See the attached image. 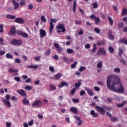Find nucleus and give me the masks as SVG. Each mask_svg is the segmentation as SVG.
Wrapping results in <instances>:
<instances>
[{"instance_id":"1","label":"nucleus","mask_w":127,"mask_h":127,"mask_svg":"<svg viewBox=\"0 0 127 127\" xmlns=\"http://www.w3.org/2000/svg\"><path fill=\"white\" fill-rule=\"evenodd\" d=\"M120 77L116 75L108 76L107 85L110 91L116 92V93H123L125 92V88L120 83Z\"/></svg>"},{"instance_id":"2","label":"nucleus","mask_w":127,"mask_h":127,"mask_svg":"<svg viewBox=\"0 0 127 127\" xmlns=\"http://www.w3.org/2000/svg\"><path fill=\"white\" fill-rule=\"evenodd\" d=\"M10 44H11V45H14V46H20V45L22 44V40L21 39L16 40L14 39L10 42Z\"/></svg>"},{"instance_id":"3","label":"nucleus","mask_w":127,"mask_h":127,"mask_svg":"<svg viewBox=\"0 0 127 127\" xmlns=\"http://www.w3.org/2000/svg\"><path fill=\"white\" fill-rule=\"evenodd\" d=\"M32 106L33 108H41L42 106V102L40 100H37L34 101Z\"/></svg>"},{"instance_id":"4","label":"nucleus","mask_w":127,"mask_h":127,"mask_svg":"<svg viewBox=\"0 0 127 127\" xmlns=\"http://www.w3.org/2000/svg\"><path fill=\"white\" fill-rule=\"evenodd\" d=\"M106 54L107 52L104 48H100L96 53V55H103V56H106Z\"/></svg>"},{"instance_id":"5","label":"nucleus","mask_w":127,"mask_h":127,"mask_svg":"<svg viewBox=\"0 0 127 127\" xmlns=\"http://www.w3.org/2000/svg\"><path fill=\"white\" fill-rule=\"evenodd\" d=\"M17 93H18V94H19L21 97H23L24 98H27V94H26V92H25V90L23 89L17 90Z\"/></svg>"},{"instance_id":"6","label":"nucleus","mask_w":127,"mask_h":127,"mask_svg":"<svg viewBox=\"0 0 127 127\" xmlns=\"http://www.w3.org/2000/svg\"><path fill=\"white\" fill-rule=\"evenodd\" d=\"M96 111L100 114V115H105L106 114V111H105V109L104 108H102V107L96 106Z\"/></svg>"},{"instance_id":"7","label":"nucleus","mask_w":127,"mask_h":127,"mask_svg":"<svg viewBox=\"0 0 127 127\" xmlns=\"http://www.w3.org/2000/svg\"><path fill=\"white\" fill-rule=\"evenodd\" d=\"M54 46L56 48L57 51L59 53H61L63 51V49L60 47V45L58 43H55L54 44Z\"/></svg>"},{"instance_id":"8","label":"nucleus","mask_w":127,"mask_h":127,"mask_svg":"<svg viewBox=\"0 0 127 127\" xmlns=\"http://www.w3.org/2000/svg\"><path fill=\"white\" fill-rule=\"evenodd\" d=\"M16 34L18 35H21V36H22L23 37H24L25 38H27V37H28V34H27V33L23 32L21 31H17Z\"/></svg>"},{"instance_id":"9","label":"nucleus","mask_w":127,"mask_h":127,"mask_svg":"<svg viewBox=\"0 0 127 127\" xmlns=\"http://www.w3.org/2000/svg\"><path fill=\"white\" fill-rule=\"evenodd\" d=\"M56 28L57 29H62V32H65V31H66V29H65L64 24H60L57 25Z\"/></svg>"},{"instance_id":"10","label":"nucleus","mask_w":127,"mask_h":127,"mask_svg":"<svg viewBox=\"0 0 127 127\" xmlns=\"http://www.w3.org/2000/svg\"><path fill=\"white\" fill-rule=\"evenodd\" d=\"M2 102L5 106H7L8 108H11V104H10L9 101L6 100V99L3 98L2 99Z\"/></svg>"},{"instance_id":"11","label":"nucleus","mask_w":127,"mask_h":127,"mask_svg":"<svg viewBox=\"0 0 127 127\" xmlns=\"http://www.w3.org/2000/svg\"><path fill=\"white\" fill-rule=\"evenodd\" d=\"M14 22H16L17 23H19V24H22V23H24V20L21 18H16L14 20Z\"/></svg>"},{"instance_id":"12","label":"nucleus","mask_w":127,"mask_h":127,"mask_svg":"<svg viewBox=\"0 0 127 127\" xmlns=\"http://www.w3.org/2000/svg\"><path fill=\"white\" fill-rule=\"evenodd\" d=\"M40 36L41 38H42V37H45V36H46V31H45V30H44V29H40Z\"/></svg>"},{"instance_id":"13","label":"nucleus","mask_w":127,"mask_h":127,"mask_svg":"<svg viewBox=\"0 0 127 127\" xmlns=\"http://www.w3.org/2000/svg\"><path fill=\"white\" fill-rule=\"evenodd\" d=\"M84 90L86 91L87 94L89 95V96H93L94 95V93L92 89L89 88V87H85Z\"/></svg>"},{"instance_id":"14","label":"nucleus","mask_w":127,"mask_h":127,"mask_svg":"<svg viewBox=\"0 0 127 127\" xmlns=\"http://www.w3.org/2000/svg\"><path fill=\"white\" fill-rule=\"evenodd\" d=\"M81 82H82V80H79L77 83H75L74 84L75 87H74V88H75L76 90H79L81 87Z\"/></svg>"},{"instance_id":"15","label":"nucleus","mask_w":127,"mask_h":127,"mask_svg":"<svg viewBox=\"0 0 127 127\" xmlns=\"http://www.w3.org/2000/svg\"><path fill=\"white\" fill-rule=\"evenodd\" d=\"M16 28L14 26H12L10 31V35H15V33H16V31L15 30Z\"/></svg>"},{"instance_id":"16","label":"nucleus","mask_w":127,"mask_h":127,"mask_svg":"<svg viewBox=\"0 0 127 127\" xmlns=\"http://www.w3.org/2000/svg\"><path fill=\"white\" fill-rule=\"evenodd\" d=\"M12 2L14 5V8L15 9H16L18 8V7H19V4L18 3V2H16L15 0H12Z\"/></svg>"},{"instance_id":"17","label":"nucleus","mask_w":127,"mask_h":127,"mask_svg":"<svg viewBox=\"0 0 127 127\" xmlns=\"http://www.w3.org/2000/svg\"><path fill=\"white\" fill-rule=\"evenodd\" d=\"M90 115L93 117V118H98L99 116V114L98 113H96L95 112V110H91L90 111Z\"/></svg>"},{"instance_id":"18","label":"nucleus","mask_w":127,"mask_h":127,"mask_svg":"<svg viewBox=\"0 0 127 127\" xmlns=\"http://www.w3.org/2000/svg\"><path fill=\"white\" fill-rule=\"evenodd\" d=\"M22 103L25 106H28L29 105V101L26 99V98H24L22 100Z\"/></svg>"},{"instance_id":"19","label":"nucleus","mask_w":127,"mask_h":127,"mask_svg":"<svg viewBox=\"0 0 127 127\" xmlns=\"http://www.w3.org/2000/svg\"><path fill=\"white\" fill-rule=\"evenodd\" d=\"M55 26L53 24V22H50V33H52V31H53V29H54Z\"/></svg>"},{"instance_id":"20","label":"nucleus","mask_w":127,"mask_h":127,"mask_svg":"<svg viewBox=\"0 0 127 127\" xmlns=\"http://www.w3.org/2000/svg\"><path fill=\"white\" fill-rule=\"evenodd\" d=\"M108 37L111 40H114L115 37L113 35L112 30H109Z\"/></svg>"},{"instance_id":"21","label":"nucleus","mask_w":127,"mask_h":127,"mask_svg":"<svg viewBox=\"0 0 127 127\" xmlns=\"http://www.w3.org/2000/svg\"><path fill=\"white\" fill-rule=\"evenodd\" d=\"M26 68H29V69H37V68H38V65L31 64L30 65L27 66Z\"/></svg>"},{"instance_id":"22","label":"nucleus","mask_w":127,"mask_h":127,"mask_svg":"<svg viewBox=\"0 0 127 127\" xmlns=\"http://www.w3.org/2000/svg\"><path fill=\"white\" fill-rule=\"evenodd\" d=\"M69 110H70V112H71L73 114H77V112H78V109L76 107H72L70 108Z\"/></svg>"},{"instance_id":"23","label":"nucleus","mask_w":127,"mask_h":127,"mask_svg":"<svg viewBox=\"0 0 127 127\" xmlns=\"http://www.w3.org/2000/svg\"><path fill=\"white\" fill-rule=\"evenodd\" d=\"M64 86H66L67 87H68L69 85L68 83H67V82L65 81H62L61 82V84L58 86V87L59 88H62V87H64Z\"/></svg>"},{"instance_id":"24","label":"nucleus","mask_w":127,"mask_h":127,"mask_svg":"<svg viewBox=\"0 0 127 127\" xmlns=\"http://www.w3.org/2000/svg\"><path fill=\"white\" fill-rule=\"evenodd\" d=\"M62 77V73L59 72L55 75V80H59Z\"/></svg>"},{"instance_id":"25","label":"nucleus","mask_w":127,"mask_h":127,"mask_svg":"<svg viewBox=\"0 0 127 127\" xmlns=\"http://www.w3.org/2000/svg\"><path fill=\"white\" fill-rule=\"evenodd\" d=\"M97 45L95 43L93 44V49L91 51V53H95L97 51Z\"/></svg>"},{"instance_id":"26","label":"nucleus","mask_w":127,"mask_h":127,"mask_svg":"<svg viewBox=\"0 0 127 127\" xmlns=\"http://www.w3.org/2000/svg\"><path fill=\"white\" fill-rule=\"evenodd\" d=\"M127 103V101H123V103L118 104L117 105V107L118 108H123V107L125 106V105Z\"/></svg>"},{"instance_id":"27","label":"nucleus","mask_w":127,"mask_h":127,"mask_svg":"<svg viewBox=\"0 0 127 127\" xmlns=\"http://www.w3.org/2000/svg\"><path fill=\"white\" fill-rule=\"evenodd\" d=\"M5 57L7 59H13V56L9 53H7L5 55Z\"/></svg>"},{"instance_id":"28","label":"nucleus","mask_w":127,"mask_h":127,"mask_svg":"<svg viewBox=\"0 0 127 127\" xmlns=\"http://www.w3.org/2000/svg\"><path fill=\"white\" fill-rule=\"evenodd\" d=\"M97 45L100 46L101 45H104L105 44V41L101 40L97 41L96 43Z\"/></svg>"},{"instance_id":"29","label":"nucleus","mask_w":127,"mask_h":127,"mask_svg":"<svg viewBox=\"0 0 127 127\" xmlns=\"http://www.w3.org/2000/svg\"><path fill=\"white\" fill-rule=\"evenodd\" d=\"M6 18H8L9 19H15V16L10 15V14H8L6 16Z\"/></svg>"},{"instance_id":"30","label":"nucleus","mask_w":127,"mask_h":127,"mask_svg":"<svg viewBox=\"0 0 127 127\" xmlns=\"http://www.w3.org/2000/svg\"><path fill=\"white\" fill-rule=\"evenodd\" d=\"M77 7V3H76V0H74L73 3V11L75 12L76 11V8Z\"/></svg>"},{"instance_id":"31","label":"nucleus","mask_w":127,"mask_h":127,"mask_svg":"<svg viewBox=\"0 0 127 127\" xmlns=\"http://www.w3.org/2000/svg\"><path fill=\"white\" fill-rule=\"evenodd\" d=\"M109 52L111 53V54H113L114 53V52L115 51V50L114 49V48L113 47L110 46L108 49Z\"/></svg>"},{"instance_id":"32","label":"nucleus","mask_w":127,"mask_h":127,"mask_svg":"<svg viewBox=\"0 0 127 127\" xmlns=\"http://www.w3.org/2000/svg\"><path fill=\"white\" fill-rule=\"evenodd\" d=\"M120 43H124V44H126L127 45V39H122L119 41Z\"/></svg>"},{"instance_id":"33","label":"nucleus","mask_w":127,"mask_h":127,"mask_svg":"<svg viewBox=\"0 0 127 127\" xmlns=\"http://www.w3.org/2000/svg\"><path fill=\"white\" fill-rule=\"evenodd\" d=\"M122 15L123 16L127 15V9L126 8H123L122 12Z\"/></svg>"},{"instance_id":"34","label":"nucleus","mask_w":127,"mask_h":127,"mask_svg":"<svg viewBox=\"0 0 127 127\" xmlns=\"http://www.w3.org/2000/svg\"><path fill=\"white\" fill-rule=\"evenodd\" d=\"M50 88L51 91H55V90H56V89H57L56 86H55L53 84H50Z\"/></svg>"},{"instance_id":"35","label":"nucleus","mask_w":127,"mask_h":127,"mask_svg":"<svg viewBox=\"0 0 127 127\" xmlns=\"http://www.w3.org/2000/svg\"><path fill=\"white\" fill-rule=\"evenodd\" d=\"M76 90L77 89H76V88H72L71 91H70V94L71 96H74V95H75V93H76Z\"/></svg>"},{"instance_id":"36","label":"nucleus","mask_w":127,"mask_h":127,"mask_svg":"<svg viewBox=\"0 0 127 127\" xmlns=\"http://www.w3.org/2000/svg\"><path fill=\"white\" fill-rule=\"evenodd\" d=\"M18 71L17 69H14L13 68H9L8 69L9 73H16V72H18Z\"/></svg>"},{"instance_id":"37","label":"nucleus","mask_w":127,"mask_h":127,"mask_svg":"<svg viewBox=\"0 0 127 127\" xmlns=\"http://www.w3.org/2000/svg\"><path fill=\"white\" fill-rule=\"evenodd\" d=\"M51 53V50L50 49H48L47 50V51L45 52V55H46L47 56H49Z\"/></svg>"},{"instance_id":"38","label":"nucleus","mask_w":127,"mask_h":127,"mask_svg":"<svg viewBox=\"0 0 127 127\" xmlns=\"http://www.w3.org/2000/svg\"><path fill=\"white\" fill-rule=\"evenodd\" d=\"M108 18L111 25L112 26L114 24V20L110 16H108Z\"/></svg>"},{"instance_id":"39","label":"nucleus","mask_w":127,"mask_h":127,"mask_svg":"<svg viewBox=\"0 0 127 127\" xmlns=\"http://www.w3.org/2000/svg\"><path fill=\"white\" fill-rule=\"evenodd\" d=\"M87 68L85 66H80V68L78 69V71L79 72H83V71H85Z\"/></svg>"},{"instance_id":"40","label":"nucleus","mask_w":127,"mask_h":127,"mask_svg":"<svg viewBox=\"0 0 127 127\" xmlns=\"http://www.w3.org/2000/svg\"><path fill=\"white\" fill-rule=\"evenodd\" d=\"M67 53H68V54H72V53H74V51L72 50V49H67L66 50Z\"/></svg>"},{"instance_id":"41","label":"nucleus","mask_w":127,"mask_h":127,"mask_svg":"<svg viewBox=\"0 0 127 127\" xmlns=\"http://www.w3.org/2000/svg\"><path fill=\"white\" fill-rule=\"evenodd\" d=\"M94 20L95 21V24H97V25H98V24H99V22H100V18H99L98 17H96L95 19Z\"/></svg>"},{"instance_id":"42","label":"nucleus","mask_w":127,"mask_h":127,"mask_svg":"<svg viewBox=\"0 0 127 127\" xmlns=\"http://www.w3.org/2000/svg\"><path fill=\"white\" fill-rule=\"evenodd\" d=\"M25 90H27L28 91H30V90H32V86L27 85L24 88Z\"/></svg>"},{"instance_id":"43","label":"nucleus","mask_w":127,"mask_h":127,"mask_svg":"<svg viewBox=\"0 0 127 127\" xmlns=\"http://www.w3.org/2000/svg\"><path fill=\"white\" fill-rule=\"evenodd\" d=\"M76 66H77V62H74L71 65V69H74V68H76Z\"/></svg>"},{"instance_id":"44","label":"nucleus","mask_w":127,"mask_h":127,"mask_svg":"<svg viewBox=\"0 0 127 127\" xmlns=\"http://www.w3.org/2000/svg\"><path fill=\"white\" fill-rule=\"evenodd\" d=\"M41 19L42 20V21H43V22H46V21H47V19H46V18H45V16H41Z\"/></svg>"},{"instance_id":"45","label":"nucleus","mask_w":127,"mask_h":127,"mask_svg":"<svg viewBox=\"0 0 127 127\" xmlns=\"http://www.w3.org/2000/svg\"><path fill=\"white\" fill-rule=\"evenodd\" d=\"M14 63H16V64H20L21 63V61L18 58L15 59Z\"/></svg>"},{"instance_id":"46","label":"nucleus","mask_w":127,"mask_h":127,"mask_svg":"<svg viewBox=\"0 0 127 127\" xmlns=\"http://www.w3.org/2000/svg\"><path fill=\"white\" fill-rule=\"evenodd\" d=\"M72 101L73 103H75V104H77V103H79V102H80V100H79V99L72 98Z\"/></svg>"},{"instance_id":"47","label":"nucleus","mask_w":127,"mask_h":127,"mask_svg":"<svg viewBox=\"0 0 127 127\" xmlns=\"http://www.w3.org/2000/svg\"><path fill=\"white\" fill-rule=\"evenodd\" d=\"M97 66L98 68H102V67L103 66V63H102V62H99L97 64Z\"/></svg>"},{"instance_id":"48","label":"nucleus","mask_w":127,"mask_h":127,"mask_svg":"<svg viewBox=\"0 0 127 127\" xmlns=\"http://www.w3.org/2000/svg\"><path fill=\"white\" fill-rule=\"evenodd\" d=\"M14 80L16 81V82H20L21 81V79H20V77L18 76H16L14 78Z\"/></svg>"},{"instance_id":"49","label":"nucleus","mask_w":127,"mask_h":127,"mask_svg":"<svg viewBox=\"0 0 127 127\" xmlns=\"http://www.w3.org/2000/svg\"><path fill=\"white\" fill-rule=\"evenodd\" d=\"M114 72H115V73H121V69L119 67L115 68L114 69Z\"/></svg>"},{"instance_id":"50","label":"nucleus","mask_w":127,"mask_h":127,"mask_svg":"<svg viewBox=\"0 0 127 127\" xmlns=\"http://www.w3.org/2000/svg\"><path fill=\"white\" fill-rule=\"evenodd\" d=\"M111 121L113 122V123H116V122H118V118L116 117H112L111 118Z\"/></svg>"},{"instance_id":"51","label":"nucleus","mask_w":127,"mask_h":127,"mask_svg":"<svg viewBox=\"0 0 127 127\" xmlns=\"http://www.w3.org/2000/svg\"><path fill=\"white\" fill-rule=\"evenodd\" d=\"M94 31L96 33H100V32H101V30H100V29H99L97 27L94 28Z\"/></svg>"},{"instance_id":"52","label":"nucleus","mask_w":127,"mask_h":127,"mask_svg":"<svg viewBox=\"0 0 127 127\" xmlns=\"http://www.w3.org/2000/svg\"><path fill=\"white\" fill-rule=\"evenodd\" d=\"M124 54V51L122 49H119V56H122V55Z\"/></svg>"},{"instance_id":"53","label":"nucleus","mask_w":127,"mask_h":127,"mask_svg":"<svg viewBox=\"0 0 127 127\" xmlns=\"http://www.w3.org/2000/svg\"><path fill=\"white\" fill-rule=\"evenodd\" d=\"M124 23L121 22L118 24V28H122V27H124Z\"/></svg>"},{"instance_id":"54","label":"nucleus","mask_w":127,"mask_h":127,"mask_svg":"<svg viewBox=\"0 0 127 127\" xmlns=\"http://www.w3.org/2000/svg\"><path fill=\"white\" fill-rule=\"evenodd\" d=\"M85 94H86V92H85L84 90H81V91H80V95L81 96H84V95H85Z\"/></svg>"},{"instance_id":"55","label":"nucleus","mask_w":127,"mask_h":127,"mask_svg":"<svg viewBox=\"0 0 127 127\" xmlns=\"http://www.w3.org/2000/svg\"><path fill=\"white\" fill-rule=\"evenodd\" d=\"M0 33H2V32H3V26L2 24L0 25Z\"/></svg>"},{"instance_id":"56","label":"nucleus","mask_w":127,"mask_h":127,"mask_svg":"<svg viewBox=\"0 0 127 127\" xmlns=\"http://www.w3.org/2000/svg\"><path fill=\"white\" fill-rule=\"evenodd\" d=\"M98 3L97 2H94L93 3V8H98Z\"/></svg>"},{"instance_id":"57","label":"nucleus","mask_w":127,"mask_h":127,"mask_svg":"<svg viewBox=\"0 0 127 127\" xmlns=\"http://www.w3.org/2000/svg\"><path fill=\"white\" fill-rule=\"evenodd\" d=\"M85 48H86V49H90V48H91V45H90V44H87L86 45H85Z\"/></svg>"},{"instance_id":"58","label":"nucleus","mask_w":127,"mask_h":127,"mask_svg":"<svg viewBox=\"0 0 127 127\" xmlns=\"http://www.w3.org/2000/svg\"><path fill=\"white\" fill-rule=\"evenodd\" d=\"M40 59H41V57L40 56L35 57V60L36 61H40Z\"/></svg>"},{"instance_id":"59","label":"nucleus","mask_w":127,"mask_h":127,"mask_svg":"<svg viewBox=\"0 0 127 127\" xmlns=\"http://www.w3.org/2000/svg\"><path fill=\"white\" fill-rule=\"evenodd\" d=\"M28 8V9H32V8H33V4L31 3L30 4H29Z\"/></svg>"},{"instance_id":"60","label":"nucleus","mask_w":127,"mask_h":127,"mask_svg":"<svg viewBox=\"0 0 127 127\" xmlns=\"http://www.w3.org/2000/svg\"><path fill=\"white\" fill-rule=\"evenodd\" d=\"M50 71H51L53 73H54L55 72V70H54V67L53 66H50L49 67Z\"/></svg>"},{"instance_id":"61","label":"nucleus","mask_w":127,"mask_h":127,"mask_svg":"<svg viewBox=\"0 0 127 127\" xmlns=\"http://www.w3.org/2000/svg\"><path fill=\"white\" fill-rule=\"evenodd\" d=\"M5 99L7 101H9V99H10V95H9V94H6L5 96Z\"/></svg>"},{"instance_id":"62","label":"nucleus","mask_w":127,"mask_h":127,"mask_svg":"<svg viewBox=\"0 0 127 127\" xmlns=\"http://www.w3.org/2000/svg\"><path fill=\"white\" fill-rule=\"evenodd\" d=\"M11 100H12V101H17V97L13 96H12V97L11 98Z\"/></svg>"},{"instance_id":"63","label":"nucleus","mask_w":127,"mask_h":127,"mask_svg":"<svg viewBox=\"0 0 127 127\" xmlns=\"http://www.w3.org/2000/svg\"><path fill=\"white\" fill-rule=\"evenodd\" d=\"M28 125L30 127H31L33 125V120H31L30 122H28Z\"/></svg>"},{"instance_id":"64","label":"nucleus","mask_w":127,"mask_h":127,"mask_svg":"<svg viewBox=\"0 0 127 127\" xmlns=\"http://www.w3.org/2000/svg\"><path fill=\"white\" fill-rule=\"evenodd\" d=\"M53 58H54V59H55V60H59V58L58 57V56H57V55L54 56L53 57Z\"/></svg>"}]
</instances>
